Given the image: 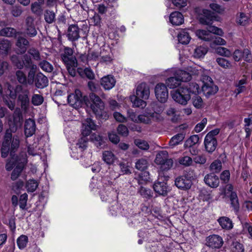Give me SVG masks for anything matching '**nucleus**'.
<instances>
[{"label":"nucleus","mask_w":252,"mask_h":252,"mask_svg":"<svg viewBox=\"0 0 252 252\" xmlns=\"http://www.w3.org/2000/svg\"><path fill=\"white\" fill-rule=\"evenodd\" d=\"M134 144L139 148L143 150H147L149 148V145L147 142L141 139H136L134 140Z\"/></svg>","instance_id":"13d9d810"},{"label":"nucleus","mask_w":252,"mask_h":252,"mask_svg":"<svg viewBox=\"0 0 252 252\" xmlns=\"http://www.w3.org/2000/svg\"><path fill=\"white\" fill-rule=\"evenodd\" d=\"M204 145L206 151L209 153L214 152L217 145V141L216 138H211L209 135H206L204 139Z\"/></svg>","instance_id":"a878e982"},{"label":"nucleus","mask_w":252,"mask_h":252,"mask_svg":"<svg viewBox=\"0 0 252 252\" xmlns=\"http://www.w3.org/2000/svg\"><path fill=\"white\" fill-rule=\"evenodd\" d=\"M136 95L143 99H148L150 96L149 86L144 82L138 85L136 88Z\"/></svg>","instance_id":"f3484780"},{"label":"nucleus","mask_w":252,"mask_h":252,"mask_svg":"<svg viewBox=\"0 0 252 252\" xmlns=\"http://www.w3.org/2000/svg\"><path fill=\"white\" fill-rule=\"evenodd\" d=\"M204 180L206 184L211 188H217L220 183L219 177L212 173L206 175Z\"/></svg>","instance_id":"bb28decb"},{"label":"nucleus","mask_w":252,"mask_h":252,"mask_svg":"<svg viewBox=\"0 0 252 252\" xmlns=\"http://www.w3.org/2000/svg\"><path fill=\"white\" fill-rule=\"evenodd\" d=\"M43 101V97L38 94H34L32 98V103L35 106H38L42 103Z\"/></svg>","instance_id":"69168bd1"},{"label":"nucleus","mask_w":252,"mask_h":252,"mask_svg":"<svg viewBox=\"0 0 252 252\" xmlns=\"http://www.w3.org/2000/svg\"><path fill=\"white\" fill-rule=\"evenodd\" d=\"M36 129L35 123L34 120L29 119L25 121V134L26 137L32 136Z\"/></svg>","instance_id":"b1692460"},{"label":"nucleus","mask_w":252,"mask_h":252,"mask_svg":"<svg viewBox=\"0 0 252 252\" xmlns=\"http://www.w3.org/2000/svg\"><path fill=\"white\" fill-rule=\"evenodd\" d=\"M175 184L179 189H187L190 188L192 182L191 180L186 175H183L175 179Z\"/></svg>","instance_id":"6ab92c4d"},{"label":"nucleus","mask_w":252,"mask_h":252,"mask_svg":"<svg viewBox=\"0 0 252 252\" xmlns=\"http://www.w3.org/2000/svg\"><path fill=\"white\" fill-rule=\"evenodd\" d=\"M184 87L188 91L189 94H195L198 93L199 89L198 85L196 83H191Z\"/></svg>","instance_id":"6e6d98bb"},{"label":"nucleus","mask_w":252,"mask_h":252,"mask_svg":"<svg viewBox=\"0 0 252 252\" xmlns=\"http://www.w3.org/2000/svg\"><path fill=\"white\" fill-rule=\"evenodd\" d=\"M155 161L156 164L161 165V169L163 170H169L173 164V160L168 158V154L166 151L159 152L156 156Z\"/></svg>","instance_id":"423d86ee"},{"label":"nucleus","mask_w":252,"mask_h":252,"mask_svg":"<svg viewBox=\"0 0 252 252\" xmlns=\"http://www.w3.org/2000/svg\"><path fill=\"white\" fill-rule=\"evenodd\" d=\"M174 75V77L168 78L166 81V84L170 89H174L181 84L180 79H178L175 74Z\"/></svg>","instance_id":"c9c22d12"},{"label":"nucleus","mask_w":252,"mask_h":252,"mask_svg":"<svg viewBox=\"0 0 252 252\" xmlns=\"http://www.w3.org/2000/svg\"><path fill=\"white\" fill-rule=\"evenodd\" d=\"M82 134L83 137H86L89 135L92 130H95L96 126L90 118L86 119L82 123Z\"/></svg>","instance_id":"aec40b11"},{"label":"nucleus","mask_w":252,"mask_h":252,"mask_svg":"<svg viewBox=\"0 0 252 252\" xmlns=\"http://www.w3.org/2000/svg\"><path fill=\"white\" fill-rule=\"evenodd\" d=\"M41 68L46 72H51L53 69V66L47 61L43 60L41 61L39 64Z\"/></svg>","instance_id":"4d7b16f0"},{"label":"nucleus","mask_w":252,"mask_h":252,"mask_svg":"<svg viewBox=\"0 0 252 252\" xmlns=\"http://www.w3.org/2000/svg\"><path fill=\"white\" fill-rule=\"evenodd\" d=\"M171 95L176 102L182 105H186L191 98L188 91L183 86L172 91L171 92Z\"/></svg>","instance_id":"39448f33"},{"label":"nucleus","mask_w":252,"mask_h":252,"mask_svg":"<svg viewBox=\"0 0 252 252\" xmlns=\"http://www.w3.org/2000/svg\"><path fill=\"white\" fill-rule=\"evenodd\" d=\"M68 103L75 108L81 106L83 103L82 94L79 90H75L74 93H72L67 96Z\"/></svg>","instance_id":"f8f14e48"},{"label":"nucleus","mask_w":252,"mask_h":252,"mask_svg":"<svg viewBox=\"0 0 252 252\" xmlns=\"http://www.w3.org/2000/svg\"><path fill=\"white\" fill-rule=\"evenodd\" d=\"M90 99L93 102L91 104V108L94 113L97 117L100 118L106 119L108 117L107 114L104 111V104L99 96L94 93H92L90 95Z\"/></svg>","instance_id":"20e7f679"},{"label":"nucleus","mask_w":252,"mask_h":252,"mask_svg":"<svg viewBox=\"0 0 252 252\" xmlns=\"http://www.w3.org/2000/svg\"><path fill=\"white\" fill-rule=\"evenodd\" d=\"M7 93L9 97L13 99H15L18 96V102L20 103L22 109L25 111L27 109L29 105L28 90H24L21 85H16L14 88L8 85Z\"/></svg>","instance_id":"f03ea898"},{"label":"nucleus","mask_w":252,"mask_h":252,"mask_svg":"<svg viewBox=\"0 0 252 252\" xmlns=\"http://www.w3.org/2000/svg\"><path fill=\"white\" fill-rule=\"evenodd\" d=\"M199 138L197 135H193L191 136L185 142V146L186 147H190L199 141Z\"/></svg>","instance_id":"3c124183"},{"label":"nucleus","mask_w":252,"mask_h":252,"mask_svg":"<svg viewBox=\"0 0 252 252\" xmlns=\"http://www.w3.org/2000/svg\"><path fill=\"white\" fill-rule=\"evenodd\" d=\"M34 79L35 85L38 88H44L48 84V78L41 73H37Z\"/></svg>","instance_id":"393cba45"},{"label":"nucleus","mask_w":252,"mask_h":252,"mask_svg":"<svg viewBox=\"0 0 252 252\" xmlns=\"http://www.w3.org/2000/svg\"><path fill=\"white\" fill-rule=\"evenodd\" d=\"M11 47L10 42L7 39L0 40V53L6 54Z\"/></svg>","instance_id":"37998d69"},{"label":"nucleus","mask_w":252,"mask_h":252,"mask_svg":"<svg viewBox=\"0 0 252 252\" xmlns=\"http://www.w3.org/2000/svg\"><path fill=\"white\" fill-rule=\"evenodd\" d=\"M169 20L172 25L179 26L183 23L184 17L181 13L175 11L170 14Z\"/></svg>","instance_id":"cd10ccee"},{"label":"nucleus","mask_w":252,"mask_h":252,"mask_svg":"<svg viewBox=\"0 0 252 252\" xmlns=\"http://www.w3.org/2000/svg\"><path fill=\"white\" fill-rule=\"evenodd\" d=\"M202 12L203 16L200 18V22L202 24L208 26L207 28V31L203 30L196 31V35L198 38L209 41H211L213 39V36L211 34V33L222 36L223 32L221 29L211 25L213 19L211 11L207 9H203Z\"/></svg>","instance_id":"f257e3e1"},{"label":"nucleus","mask_w":252,"mask_h":252,"mask_svg":"<svg viewBox=\"0 0 252 252\" xmlns=\"http://www.w3.org/2000/svg\"><path fill=\"white\" fill-rule=\"evenodd\" d=\"M38 186V182L35 180L32 179L27 181L26 188L28 192H33L36 189Z\"/></svg>","instance_id":"a18cd8bd"},{"label":"nucleus","mask_w":252,"mask_h":252,"mask_svg":"<svg viewBox=\"0 0 252 252\" xmlns=\"http://www.w3.org/2000/svg\"><path fill=\"white\" fill-rule=\"evenodd\" d=\"M130 99L133 105L135 107L144 108L146 105L145 99L141 98V97L137 96V95H133L130 96Z\"/></svg>","instance_id":"72a5a7b5"},{"label":"nucleus","mask_w":252,"mask_h":252,"mask_svg":"<svg viewBox=\"0 0 252 252\" xmlns=\"http://www.w3.org/2000/svg\"><path fill=\"white\" fill-rule=\"evenodd\" d=\"M139 192L141 196L146 198H149L152 196L151 190L143 187H141Z\"/></svg>","instance_id":"0e129e2a"},{"label":"nucleus","mask_w":252,"mask_h":252,"mask_svg":"<svg viewBox=\"0 0 252 252\" xmlns=\"http://www.w3.org/2000/svg\"><path fill=\"white\" fill-rule=\"evenodd\" d=\"M249 20L248 17L244 13H240L237 15L236 22L241 26H246L249 24Z\"/></svg>","instance_id":"79ce46f5"},{"label":"nucleus","mask_w":252,"mask_h":252,"mask_svg":"<svg viewBox=\"0 0 252 252\" xmlns=\"http://www.w3.org/2000/svg\"><path fill=\"white\" fill-rule=\"evenodd\" d=\"M175 74L181 82L190 81L191 78V75L184 70L178 69L175 71Z\"/></svg>","instance_id":"2f4dec72"},{"label":"nucleus","mask_w":252,"mask_h":252,"mask_svg":"<svg viewBox=\"0 0 252 252\" xmlns=\"http://www.w3.org/2000/svg\"><path fill=\"white\" fill-rule=\"evenodd\" d=\"M245 130L247 133L246 137H249L252 132V114H249L248 117L244 120Z\"/></svg>","instance_id":"473e14b6"},{"label":"nucleus","mask_w":252,"mask_h":252,"mask_svg":"<svg viewBox=\"0 0 252 252\" xmlns=\"http://www.w3.org/2000/svg\"><path fill=\"white\" fill-rule=\"evenodd\" d=\"M28 200V195L25 193L20 196L19 199V206L22 209H25L27 205V202Z\"/></svg>","instance_id":"774afa93"},{"label":"nucleus","mask_w":252,"mask_h":252,"mask_svg":"<svg viewBox=\"0 0 252 252\" xmlns=\"http://www.w3.org/2000/svg\"><path fill=\"white\" fill-rule=\"evenodd\" d=\"M0 35L7 37H13L16 35V30L12 28L6 27L0 31Z\"/></svg>","instance_id":"de8ad7c7"},{"label":"nucleus","mask_w":252,"mask_h":252,"mask_svg":"<svg viewBox=\"0 0 252 252\" xmlns=\"http://www.w3.org/2000/svg\"><path fill=\"white\" fill-rule=\"evenodd\" d=\"M16 77L18 82L24 85H32L34 82L35 77V71L30 70L28 72V76L23 71L18 70L15 73Z\"/></svg>","instance_id":"6e6552de"},{"label":"nucleus","mask_w":252,"mask_h":252,"mask_svg":"<svg viewBox=\"0 0 252 252\" xmlns=\"http://www.w3.org/2000/svg\"><path fill=\"white\" fill-rule=\"evenodd\" d=\"M220 225L223 229H230L233 227V224L230 219L226 217H220L218 219Z\"/></svg>","instance_id":"7c9ffc66"},{"label":"nucleus","mask_w":252,"mask_h":252,"mask_svg":"<svg viewBox=\"0 0 252 252\" xmlns=\"http://www.w3.org/2000/svg\"><path fill=\"white\" fill-rule=\"evenodd\" d=\"M100 54L98 51L90 50L88 52V57L89 62L96 61L99 60Z\"/></svg>","instance_id":"bf43d9fd"},{"label":"nucleus","mask_w":252,"mask_h":252,"mask_svg":"<svg viewBox=\"0 0 252 252\" xmlns=\"http://www.w3.org/2000/svg\"><path fill=\"white\" fill-rule=\"evenodd\" d=\"M179 42L182 44H188L191 39L189 33L187 30H182L178 35Z\"/></svg>","instance_id":"c756f323"},{"label":"nucleus","mask_w":252,"mask_h":252,"mask_svg":"<svg viewBox=\"0 0 252 252\" xmlns=\"http://www.w3.org/2000/svg\"><path fill=\"white\" fill-rule=\"evenodd\" d=\"M34 21V18L32 16H29L26 19L25 33L28 36L32 37L35 36L37 34Z\"/></svg>","instance_id":"dca6fc26"},{"label":"nucleus","mask_w":252,"mask_h":252,"mask_svg":"<svg viewBox=\"0 0 252 252\" xmlns=\"http://www.w3.org/2000/svg\"><path fill=\"white\" fill-rule=\"evenodd\" d=\"M18 54H23L26 52L29 45V41L23 37H18L16 43Z\"/></svg>","instance_id":"5701e85b"},{"label":"nucleus","mask_w":252,"mask_h":252,"mask_svg":"<svg viewBox=\"0 0 252 252\" xmlns=\"http://www.w3.org/2000/svg\"><path fill=\"white\" fill-rule=\"evenodd\" d=\"M22 61L24 63V66L26 68H31V70H34L36 66L32 64L31 57L27 54L22 56Z\"/></svg>","instance_id":"c03bdc74"},{"label":"nucleus","mask_w":252,"mask_h":252,"mask_svg":"<svg viewBox=\"0 0 252 252\" xmlns=\"http://www.w3.org/2000/svg\"><path fill=\"white\" fill-rule=\"evenodd\" d=\"M163 111L162 108H159L158 113H147L145 112L142 114L138 115V123H142L146 125H149L152 123V119H155L156 121H160L162 120V117L159 114V113Z\"/></svg>","instance_id":"1a4fd4ad"},{"label":"nucleus","mask_w":252,"mask_h":252,"mask_svg":"<svg viewBox=\"0 0 252 252\" xmlns=\"http://www.w3.org/2000/svg\"><path fill=\"white\" fill-rule=\"evenodd\" d=\"M185 135L183 133H179L173 136L169 141V145L174 147L180 144L184 139Z\"/></svg>","instance_id":"ea45409f"},{"label":"nucleus","mask_w":252,"mask_h":252,"mask_svg":"<svg viewBox=\"0 0 252 252\" xmlns=\"http://www.w3.org/2000/svg\"><path fill=\"white\" fill-rule=\"evenodd\" d=\"M210 170L215 172H219L221 169V162L219 160L213 161L210 166Z\"/></svg>","instance_id":"052dcab7"},{"label":"nucleus","mask_w":252,"mask_h":252,"mask_svg":"<svg viewBox=\"0 0 252 252\" xmlns=\"http://www.w3.org/2000/svg\"><path fill=\"white\" fill-rule=\"evenodd\" d=\"M13 120L16 126H21L22 123L23 118L20 109H16L13 114Z\"/></svg>","instance_id":"a19ab883"},{"label":"nucleus","mask_w":252,"mask_h":252,"mask_svg":"<svg viewBox=\"0 0 252 252\" xmlns=\"http://www.w3.org/2000/svg\"><path fill=\"white\" fill-rule=\"evenodd\" d=\"M100 82L104 90H110L115 86L116 81L113 76L107 75L102 77Z\"/></svg>","instance_id":"412c9836"},{"label":"nucleus","mask_w":252,"mask_h":252,"mask_svg":"<svg viewBox=\"0 0 252 252\" xmlns=\"http://www.w3.org/2000/svg\"><path fill=\"white\" fill-rule=\"evenodd\" d=\"M102 158L107 164H111L114 162L116 158L111 152L105 151L103 153Z\"/></svg>","instance_id":"e433bc0d"},{"label":"nucleus","mask_w":252,"mask_h":252,"mask_svg":"<svg viewBox=\"0 0 252 252\" xmlns=\"http://www.w3.org/2000/svg\"><path fill=\"white\" fill-rule=\"evenodd\" d=\"M211 41H212L210 45L211 48H214V46L216 45H225L226 43L225 40L220 37H214L213 36Z\"/></svg>","instance_id":"864d4df0"},{"label":"nucleus","mask_w":252,"mask_h":252,"mask_svg":"<svg viewBox=\"0 0 252 252\" xmlns=\"http://www.w3.org/2000/svg\"><path fill=\"white\" fill-rule=\"evenodd\" d=\"M168 177L165 176L163 172L159 173L158 178L153 186L154 190L160 195H165L168 192V187L166 181Z\"/></svg>","instance_id":"0eeeda50"},{"label":"nucleus","mask_w":252,"mask_h":252,"mask_svg":"<svg viewBox=\"0 0 252 252\" xmlns=\"http://www.w3.org/2000/svg\"><path fill=\"white\" fill-rule=\"evenodd\" d=\"M191 100L192 104L195 108L197 109H200L203 107L204 103L202 98L200 96L195 95L192 97Z\"/></svg>","instance_id":"49530a36"},{"label":"nucleus","mask_w":252,"mask_h":252,"mask_svg":"<svg viewBox=\"0 0 252 252\" xmlns=\"http://www.w3.org/2000/svg\"><path fill=\"white\" fill-rule=\"evenodd\" d=\"M179 163L185 166H189L192 163V158L189 156L180 157L178 159Z\"/></svg>","instance_id":"5fc2aeb1"},{"label":"nucleus","mask_w":252,"mask_h":252,"mask_svg":"<svg viewBox=\"0 0 252 252\" xmlns=\"http://www.w3.org/2000/svg\"><path fill=\"white\" fill-rule=\"evenodd\" d=\"M44 18L47 23L52 24L56 20V14L53 10L46 9L44 12Z\"/></svg>","instance_id":"f704fd0d"},{"label":"nucleus","mask_w":252,"mask_h":252,"mask_svg":"<svg viewBox=\"0 0 252 252\" xmlns=\"http://www.w3.org/2000/svg\"><path fill=\"white\" fill-rule=\"evenodd\" d=\"M11 61L18 68L21 69L24 68V63L22 61V57L20 58L16 55L12 56Z\"/></svg>","instance_id":"8fccbe9b"},{"label":"nucleus","mask_w":252,"mask_h":252,"mask_svg":"<svg viewBox=\"0 0 252 252\" xmlns=\"http://www.w3.org/2000/svg\"><path fill=\"white\" fill-rule=\"evenodd\" d=\"M148 165V161L146 159L141 158L135 163V168L139 170L143 171L147 169Z\"/></svg>","instance_id":"09e8293b"},{"label":"nucleus","mask_w":252,"mask_h":252,"mask_svg":"<svg viewBox=\"0 0 252 252\" xmlns=\"http://www.w3.org/2000/svg\"><path fill=\"white\" fill-rule=\"evenodd\" d=\"M80 29L77 25L73 24L69 26L67 30V37L70 41H74L80 37Z\"/></svg>","instance_id":"4be33fe9"},{"label":"nucleus","mask_w":252,"mask_h":252,"mask_svg":"<svg viewBox=\"0 0 252 252\" xmlns=\"http://www.w3.org/2000/svg\"><path fill=\"white\" fill-rule=\"evenodd\" d=\"M207 52V48L204 46H199L195 49L193 56L196 58H203L206 54Z\"/></svg>","instance_id":"58836bf2"},{"label":"nucleus","mask_w":252,"mask_h":252,"mask_svg":"<svg viewBox=\"0 0 252 252\" xmlns=\"http://www.w3.org/2000/svg\"><path fill=\"white\" fill-rule=\"evenodd\" d=\"M233 186L231 184H228L226 186L227 193H230L229 198L231 207L236 213H237L239 209V203L238 196L236 192L234 190Z\"/></svg>","instance_id":"4468645a"},{"label":"nucleus","mask_w":252,"mask_h":252,"mask_svg":"<svg viewBox=\"0 0 252 252\" xmlns=\"http://www.w3.org/2000/svg\"><path fill=\"white\" fill-rule=\"evenodd\" d=\"M216 61L219 65L224 68H229L231 66L229 62L222 58H217Z\"/></svg>","instance_id":"338daca9"},{"label":"nucleus","mask_w":252,"mask_h":252,"mask_svg":"<svg viewBox=\"0 0 252 252\" xmlns=\"http://www.w3.org/2000/svg\"><path fill=\"white\" fill-rule=\"evenodd\" d=\"M61 58L65 64H74L77 61L73 55V50L69 47L64 48L63 53L61 54Z\"/></svg>","instance_id":"2eb2a0df"},{"label":"nucleus","mask_w":252,"mask_h":252,"mask_svg":"<svg viewBox=\"0 0 252 252\" xmlns=\"http://www.w3.org/2000/svg\"><path fill=\"white\" fill-rule=\"evenodd\" d=\"M90 139L97 146H101L103 142L102 137L96 133L92 134L90 136Z\"/></svg>","instance_id":"680f3d73"},{"label":"nucleus","mask_w":252,"mask_h":252,"mask_svg":"<svg viewBox=\"0 0 252 252\" xmlns=\"http://www.w3.org/2000/svg\"><path fill=\"white\" fill-rule=\"evenodd\" d=\"M28 242V237L24 235H21L17 240V245L20 249H23L25 248Z\"/></svg>","instance_id":"603ef678"},{"label":"nucleus","mask_w":252,"mask_h":252,"mask_svg":"<svg viewBox=\"0 0 252 252\" xmlns=\"http://www.w3.org/2000/svg\"><path fill=\"white\" fill-rule=\"evenodd\" d=\"M223 244L222 238L218 235H211L206 239V245L212 249H219Z\"/></svg>","instance_id":"ddd939ff"},{"label":"nucleus","mask_w":252,"mask_h":252,"mask_svg":"<svg viewBox=\"0 0 252 252\" xmlns=\"http://www.w3.org/2000/svg\"><path fill=\"white\" fill-rule=\"evenodd\" d=\"M247 84V79L246 76H243L242 79L235 83L236 89L234 93L236 95L244 92L246 90L245 85Z\"/></svg>","instance_id":"c85d7f7f"},{"label":"nucleus","mask_w":252,"mask_h":252,"mask_svg":"<svg viewBox=\"0 0 252 252\" xmlns=\"http://www.w3.org/2000/svg\"><path fill=\"white\" fill-rule=\"evenodd\" d=\"M20 140L18 136H14L12 138L11 132L6 131L4 137V140L2 143L1 148V157L6 158L9 152L11 156H13L19 147Z\"/></svg>","instance_id":"7ed1b4c3"},{"label":"nucleus","mask_w":252,"mask_h":252,"mask_svg":"<svg viewBox=\"0 0 252 252\" xmlns=\"http://www.w3.org/2000/svg\"><path fill=\"white\" fill-rule=\"evenodd\" d=\"M207 78V80H208L209 83H204L202 87V91L206 96H209L214 94L218 91L217 86L214 85L212 80V79L208 76H204Z\"/></svg>","instance_id":"a211bd4d"},{"label":"nucleus","mask_w":252,"mask_h":252,"mask_svg":"<svg viewBox=\"0 0 252 252\" xmlns=\"http://www.w3.org/2000/svg\"><path fill=\"white\" fill-rule=\"evenodd\" d=\"M216 52L221 56L225 57H229L231 55V53L227 48L222 47H218L216 49Z\"/></svg>","instance_id":"e2e57ef3"},{"label":"nucleus","mask_w":252,"mask_h":252,"mask_svg":"<svg viewBox=\"0 0 252 252\" xmlns=\"http://www.w3.org/2000/svg\"><path fill=\"white\" fill-rule=\"evenodd\" d=\"M42 2L35 1L31 4V10L33 13L37 15H40L42 12Z\"/></svg>","instance_id":"4c0bfd02"},{"label":"nucleus","mask_w":252,"mask_h":252,"mask_svg":"<svg viewBox=\"0 0 252 252\" xmlns=\"http://www.w3.org/2000/svg\"><path fill=\"white\" fill-rule=\"evenodd\" d=\"M22 156V159L17 161L16 165L11 173V179L13 181L16 180L20 176L27 162L26 155L24 154Z\"/></svg>","instance_id":"9b49d317"},{"label":"nucleus","mask_w":252,"mask_h":252,"mask_svg":"<svg viewBox=\"0 0 252 252\" xmlns=\"http://www.w3.org/2000/svg\"><path fill=\"white\" fill-rule=\"evenodd\" d=\"M157 99L161 103L165 102L168 97V92L166 86L163 83L158 84L155 89Z\"/></svg>","instance_id":"9d476101"}]
</instances>
